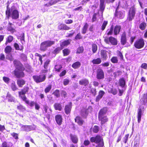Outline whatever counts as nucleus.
Returning <instances> with one entry per match:
<instances>
[{
  "instance_id": "1",
  "label": "nucleus",
  "mask_w": 147,
  "mask_h": 147,
  "mask_svg": "<svg viewBox=\"0 0 147 147\" xmlns=\"http://www.w3.org/2000/svg\"><path fill=\"white\" fill-rule=\"evenodd\" d=\"M13 64L16 69L14 71L15 75L17 78H22L24 76V74L23 71L24 68L20 62L17 60H15L13 61Z\"/></svg>"
},
{
  "instance_id": "2",
  "label": "nucleus",
  "mask_w": 147,
  "mask_h": 147,
  "mask_svg": "<svg viewBox=\"0 0 147 147\" xmlns=\"http://www.w3.org/2000/svg\"><path fill=\"white\" fill-rule=\"evenodd\" d=\"M107 111L106 108H104L100 110L98 114V119L101 121V125L103 124L108 120L106 116H105Z\"/></svg>"
},
{
  "instance_id": "3",
  "label": "nucleus",
  "mask_w": 147,
  "mask_h": 147,
  "mask_svg": "<svg viewBox=\"0 0 147 147\" xmlns=\"http://www.w3.org/2000/svg\"><path fill=\"white\" fill-rule=\"evenodd\" d=\"M6 14L8 18L11 16L12 18L14 19H17L19 18V13L18 11L15 9H13L12 7L11 10L7 9L6 11Z\"/></svg>"
},
{
  "instance_id": "4",
  "label": "nucleus",
  "mask_w": 147,
  "mask_h": 147,
  "mask_svg": "<svg viewBox=\"0 0 147 147\" xmlns=\"http://www.w3.org/2000/svg\"><path fill=\"white\" fill-rule=\"evenodd\" d=\"M92 142H95L98 144L96 147H103L104 146V143L102 138L100 136L97 135L95 137H92L90 139Z\"/></svg>"
},
{
  "instance_id": "5",
  "label": "nucleus",
  "mask_w": 147,
  "mask_h": 147,
  "mask_svg": "<svg viewBox=\"0 0 147 147\" xmlns=\"http://www.w3.org/2000/svg\"><path fill=\"white\" fill-rule=\"evenodd\" d=\"M54 41L47 40L42 42L40 45V50L42 51H45L47 48L51 47L55 43Z\"/></svg>"
},
{
  "instance_id": "6",
  "label": "nucleus",
  "mask_w": 147,
  "mask_h": 147,
  "mask_svg": "<svg viewBox=\"0 0 147 147\" xmlns=\"http://www.w3.org/2000/svg\"><path fill=\"white\" fill-rule=\"evenodd\" d=\"M105 42L107 44H110L111 43L113 45H116L117 44V40L115 38L110 36L109 37H104Z\"/></svg>"
},
{
  "instance_id": "7",
  "label": "nucleus",
  "mask_w": 147,
  "mask_h": 147,
  "mask_svg": "<svg viewBox=\"0 0 147 147\" xmlns=\"http://www.w3.org/2000/svg\"><path fill=\"white\" fill-rule=\"evenodd\" d=\"M45 74H43L39 75H36L33 76L34 81L37 83L44 81L46 79Z\"/></svg>"
},
{
  "instance_id": "8",
  "label": "nucleus",
  "mask_w": 147,
  "mask_h": 147,
  "mask_svg": "<svg viewBox=\"0 0 147 147\" xmlns=\"http://www.w3.org/2000/svg\"><path fill=\"white\" fill-rule=\"evenodd\" d=\"M144 45V39L142 38L138 39L135 42V47L138 49H140L143 47Z\"/></svg>"
},
{
  "instance_id": "9",
  "label": "nucleus",
  "mask_w": 147,
  "mask_h": 147,
  "mask_svg": "<svg viewBox=\"0 0 147 147\" xmlns=\"http://www.w3.org/2000/svg\"><path fill=\"white\" fill-rule=\"evenodd\" d=\"M135 13L136 8L133 6L130 9L129 12L128 19L129 21H131L134 19Z\"/></svg>"
},
{
  "instance_id": "10",
  "label": "nucleus",
  "mask_w": 147,
  "mask_h": 147,
  "mask_svg": "<svg viewBox=\"0 0 147 147\" xmlns=\"http://www.w3.org/2000/svg\"><path fill=\"white\" fill-rule=\"evenodd\" d=\"M108 52L104 50H101L100 52V55L101 59L106 61L108 58L107 53Z\"/></svg>"
},
{
  "instance_id": "11",
  "label": "nucleus",
  "mask_w": 147,
  "mask_h": 147,
  "mask_svg": "<svg viewBox=\"0 0 147 147\" xmlns=\"http://www.w3.org/2000/svg\"><path fill=\"white\" fill-rule=\"evenodd\" d=\"M104 74L103 70L101 69L98 70L97 73V78L98 79H101L104 78Z\"/></svg>"
},
{
  "instance_id": "12",
  "label": "nucleus",
  "mask_w": 147,
  "mask_h": 147,
  "mask_svg": "<svg viewBox=\"0 0 147 147\" xmlns=\"http://www.w3.org/2000/svg\"><path fill=\"white\" fill-rule=\"evenodd\" d=\"M72 103L70 102L68 105H66L64 108L65 113L67 115L69 114L71 112L72 107Z\"/></svg>"
},
{
  "instance_id": "13",
  "label": "nucleus",
  "mask_w": 147,
  "mask_h": 147,
  "mask_svg": "<svg viewBox=\"0 0 147 147\" xmlns=\"http://www.w3.org/2000/svg\"><path fill=\"white\" fill-rule=\"evenodd\" d=\"M126 35L125 32H124L121 35V42L122 45H125L126 43Z\"/></svg>"
},
{
  "instance_id": "14",
  "label": "nucleus",
  "mask_w": 147,
  "mask_h": 147,
  "mask_svg": "<svg viewBox=\"0 0 147 147\" xmlns=\"http://www.w3.org/2000/svg\"><path fill=\"white\" fill-rule=\"evenodd\" d=\"M121 26L120 25H116L113 27V32L114 34L117 35L119 34L121 29Z\"/></svg>"
},
{
  "instance_id": "15",
  "label": "nucleus",
  "mask_w": 147,
  "mask_h": 147,
  "mask_svg": "<svg viewBox=\"0 0 147 147\" xmlns=\"http://www.w3.org/2000/svg\"><path fill=\"white\" fill-rule=\"evenodd\" d=\"M58 29L61 30H68L70 29V28L65 24H61L59 25Z\"/></svg>"
},
{
  "instance_id": "16",
  "label": "nucleus",
  "mask_w": 147,
  "mask_h": 147,
  "mask_svg": "<svg viewBox=\"0 0 147 147\" xmlns=\"http://www.w3.org/2000/svg\"><path fill=\"white\" fill-rule=\"evenodd\" d=\"M105 94V92L102 90H100L98 92V95L96 97V101L98 102L102 98Z\"/></svg>"
},
{
  "instance_id": "17",
  "label": "nucleus",
  "mask_w": 147,
  "mask_h": 147,
  "mask_svg": "<svg viewBox=\"0 0 147 147\" xmlns=\"http://www.w3.org/2000/svg\"><path fill=\"white\" fill-rule=\"evenodd\" d=\"M115 16L118 18L122 19L124 17V14L123 11H118V9H116L115 11Z\"/></svg>"
},
{
  "instance_id": "18",
  "label": "nucleus",
  "mask_w": 147,
  "mask_h": 147,
  "mask_svg": "<svg viewBox=\"0 0 147 147\" xmlns=\"http://www.w3.org/2000/svg\"><path fill=\"white\" fill-rule=\"evenodd\" d=\"M55 119L57 124L61 125L62 123V117L59 115H57L55 117Z\"/></svg>"
},
{
  "instance_id": "19",
  "label": "nucleus",
  "mask_w": 147,
  "mask_h": 147,
  "mask_svg": "<svg viewBox=\"0 0 147 147\" xmlns=\"http://www.w3.org/2000/svg\"><path fill=\"white\" fill-rule=\"evenodd\" d=\"M142 114V110L141 108L140 107L138 110L137 118L138 123H140L141 121V117Z\"/></svg>"
},
{
  "instance_id": "20",
  "label": "nucleus",
  "mask_w": 147,
  "mask_h": 147,
  "mask_svg": "<svg viewBox=\"0 0 147 147\" xmlns=\"http://www.w3.org/2000/svg\"><path fill=\"white\" fill-rule=\"evenodd\" d=\"M14 25L12 23L9 22L7 27V30L11 32L12 33H13L16 30Z\"/></svg>"
},
{
  "instance_id": "21",
  "label": "nucleus",
  "mask_w": 147,
  "mask_h": 147,
  "mask_svg": "<svg viewBox=\"0 0 147 147\" xmlns=\"http://www.w3.org/2000/svg\"><path fill=\"white\" fill-rule=\"evenodd\" d=\"M54 107L55 110L59 111H61L63 108V106L61 103H55L54 105Z\"/></svg>"
},
{
  "instance_id": "22",
  "label": "nucleus",
  "mask_w": 147,
  "mask_h": 147,
  "mask_svg": "<svg viewBox=\"0 0 147 147\" xmlns=\"http://www.w3.org/2000/svg\"><path fill=\"white\" fill-rule=\"evenodd\" d=\"M75 120L76 122L79 125H82L84 122V121L79 116H77L75 119Z\"/></svg>"
},
{
  "instance_id": "23",
  "label": "nucleus",
  "mask_w": 147,
  "mask_h": 147,
  "mask_svg": "<svg viewBox=\"0 0 147 147\" xmlns=\"http://www.w3.org/2000/svg\"><path fill=\"white\" fill-rule=\"evenodd\" d=\"M88 109H84L82 110L81 115L84 118H86L88 114Z\"/></svg>"
},
{
  "instance_id": "24",
  "label": "nucleus",
  "mask_w": 147,
  "mask_h": 147,
  "mask_svg": "<svg viewBox=\"0 0 147 147\" xmlns=\"http://www.w3.org/2000/svg\"><path fill=\"white\" fill-rule=\"evenodd\" d=\"M89 82L88 80L86 79L81 80L79 82V84L81 85H84L86 86L88 84Z\"/></svg>"
},
{
  "instance_id": "25",
  "label": "nucleus",
  "mask_w": 147,
  "mask_h": 147,
  "mask_svg": "<svg viewBox=\"0 0 147 147\" xmlns=\"http://www.w3.org/2000/svg\"><path fill=\"white\" fill-rule=\"evenodd\" d=\"M113 26L112 25L110 28L108 29L107 30L106 32V34H107V35H111L113 34Z\"/></svg>"
},
{
  "instance_id": "26",
  "label": "nucleus",
  "mask_w": 147,
  "mask_h": 147,
  "mask_svg": "<svg viewBox=\"0 0 147 147\" xmlns=\"http://www.w3.org/2000/svg\"><path fill=\"white\" fill-rule=\"evenodd\" d=\"M118 83L119 85L122 88H123L125 84V81L123 78H121L119 80Z\"/></svg>"
},
{
  "instance_id": "27",
  "label": "nucleus",
  "mask_w": 147,
  "mask_h": 147,
  "mask_svg": "<svg viewBox=\"0 0 147 147\" xmlns=\"http://www.w3.org/2000/svg\"><path fill=\"white\" fill-rule=\"evenodd\" d=\"M104 2H100V11L101 14V16L102 17L103 13L105 8L104 5Z\"/></svg>"
},
{
  "instance_id": "28",
  "label": "nucleus",
  "mask_w": 147,
  "mask_h": 147,
  "mask_svg": "<svg viewBox=\"0 0 147 147\" xmlns=\"http://www.w3.org/2000/svg\"><path fill=\"white\" fill-rule=\"evenodd\" d=\"M13 146L12 143L4 142L2 145V147H11Z\"/></svg>"
},
{
  "instance_id": "29",
  "label": "nucleus",
  "mask_w": 147,
  "mask_h": 147,
  "mask_svg": "<svg viewBox=\"0 0 147 147\" xmlns=\"http://www.w3.org/2000/svg\"><path fill=\"white\" fill-rule=\"evenodd\" d=\"M70 42L69 40H65L60 44V46L62 49L64 47L67 46L69 44Z\"/></svg>"
},
{
  "instance_id": "30",
  "label": "nucleus",
  "mask_w": 147,
  "mask_h": 147,
  "mask_svg": "<svg viewBox=\"0 0 147 147\" xmlns=\"http://www.w3.org/2000/svg\"><path fill=\"white\" fill-rule=\"evenodd\" d=\"M7 98L9 102H14V98L12 96L11 94H9V93H7Z\"/></svg>"
},
{
  "instance_id": "31",
  "label": "nucleus",
  "mask_w": 147,
  "mask_h": 147,
  "mask_svg": "<svg viewBox=\"0 0 147 147\" xmlns=\"http://www.w3.org/2000/svg\"><path fill=\"white\" fill-rule=\"evenodd\" d=\"M101 60L100 58H98L96 59H93L92 62L94 64H100L101 62Z\"/></svg>"
},
{
  "instance_id": "32",
  "label": "nucleus",
  "mask_w": 147,
  "mask_h": 147,
  "mask_svg": "<svg viewBox=\"0 0 147 147\" xmlns=\"http://www.w3.org/2000/svg\"><path fill=\"white\" fill-rule=\"evenodd\" d=\"M28 87H25L23 90H22L21 91L19 92V95L25 94L28 92Z\"/></svg>"
},
{
  "instance_id": "33",
  "label": "nucleus",
  "mask_w": 147,
  "mask_h": 147,
  "mask_svg": "<svg viewBox=\"0 0 147 147\" xmlns=\"http://www.w3.org/2000/svg\"><path fill=\"white\" fill-rule=\"evenodd\" d=\"M70 137L72 142L74 143H76L78 142V139L75 135H70Z\"/></svg>"
},
{
  "instance_id": "34",
  "label": "nucleus",
  "mask_w": 147,
  "mask_h": 147,
  "mask_svg": "<svg viewBox=\"0 0 147 147\" xmlns=\"http://www.w3.org/2000/svg\"><path fill=\"white\" fill-rule=\"evenodd\" d=\"M80 65V63L79 61H77L74 63L72 65V66L74 68L76 69L79 68Z\"/></svg>"
},
{
  "instance_id": "35",
  "label": "nucleus",
  "mask_w": 147,
  "mask_h": 147,
  "mask_svg": "<svg viewBox=\"0 0 147 147\" xmlns=\"http://www.w3.org/2000/svg\"><path fill=\"white\" fill-rule=\"evenodd\" d=\"M25 84V81L22 79H19L17 80V84L19 87H22Z\"/></svg>"
},
{
  "instance_id": "36",
  "label": "nucleus",
  "mask_w": 147,
  "mask_h": 147,
  "mask_svg": "<svg viewBox=\"0 0 147 147\" xmlns=\"http://www.w3.org/2000/svg\"><path fill=\"white\" fill-rule=\"evenodd\" d=\"M21 125V128L23 130L28 131H30V129H29V125H22L21 124H20Z\"/></svg>"
},
{
  "instance_id": "37",
  "label": "nucleus",
  "mask_w": 147,
  "mask_h": 147,
  "mask_svg": "<svg viewBox=\"0 0 147 147\" xmlns=\"http://www.w3.org/2000/svg\"><path fill=\"white\" fill-rule=\"evenodd\" d=\"M19 96L21 97V98L22 99V100L25 101V102L27 104H29V101L27 100V98L25 96V94L23 95H19Z\"/></svg>"
},
{
  "instance_id": "38",
  "label": "nucleus",
  "mask_w": 147,
  "mask_h": 147,
  "mask_svg": "<svg viewBox=\"0 0 147 147\" xmlns=\"http://www.w3.org/2000/svg\"><path fill=\"white\" fill-rule=\"evenodd\" d=\"M146 26V23L142 22L140 24L139 27L141 30H143L145 29Z\"/></svg>"
},
{
  "instance_id": "39",
  "label": "nucleus",
  "mask_w": 147,
  "mask_h": 147,
  "mask_svg": "<svg viewBox=\"0 0 147 147\" xmlns=\"http://www.w3.org/2000/svg\"><path fill=\"white\" fill-rule=\"evenodd\" d=\"M11 86L12 90L13 91H15L17 90L18 89V88L17 87L14 82H13L11 83Z\"/></svg>"
},
{
  "instance_id": "40",
  "label": "nucleus",
  "mask_w": 147,
  "mask_h": 147,
  "mask_svg": "<svg viewBox=\"0 0 147 147\" xmlns=\"http://www.w3.org/2000/svg\"><path fill=\"white\" fill-rule=\"evenodd\" d=\"M5 51L6 54L10 53L11 51V48L10 46H7L5 48Z\"/></svg>"
},
{
  "instance_id": "41",
  "label": "nucleus",
  "mask_w": 147,
  "mask_h": 147,
  "mask_svg": "<svg viewBox=\"0 0 147 147\" xmlns=\"http://www.w3.org/2000/svg\"><path fill=\"white\" fill-rule=\"evenodd\" d=\"M88 26V24L87 23H86L85 24L82 29V34H84L86 33Z\"/></svg>"
},
{
  "instance_id": "42",
  "label": "nucleus",
  "mask_w": 147,
  "mask_h": 147,
  "mask_svg": "<svg viewBox=\"0 0 147 147\" xmlns=\"http://www.w3.org/2000/svg\"><path fill=\"white\" fill-rule=\"evenodd\" d=\"M107 24H108L107 21H104L102 26H101V30L102 31L104 30L105 29V27H106V26H107Z\"/></svg>"
},
{
  "instance_id": "43",
  "label": "nucleus",
  "mask_w": 147,
  "mask_h": 147,
  "mask_svg": "<svg viewBox=\"0 0 147 147\" xmlns=\"http://www.w3.org/2000/svg\"><path fill=\"white\" fill-rule=\"evenodd\" d=\"M13 37L11 36H9L7 38V40L5 42V45H7L8 42H11L13 40Z\"/></svg>"
},
{
  "instance_id": "44",
  "label": "nucleus",
  "mask_w": 147,
  "mask_h": 147,
  "mask_svg": "<svg viewBox=\"0 0 147 147\" xmlns=\"http://www.w3.org/2000/svg\"><path fill=\"white\" fill-rule=\"evenodd\" d=\"M90 92L94 96H95L96 94V91L95 88H91L90 90Z\"/></svg>"
},
{
  "instance_id": "45",
  "label": "nucleus",
  "mask_w": 147,
  "mask_h": 147,
  "mask_svg": "<svg viewBox=\"0 0 147 147\" xmlns=\"http://www.w3.org/2000/svg\"><path fill=\"white\" fill-rule=\"evenodd\" d=\"M99 128L98 126H96V125H95L93 127V128H92L93 131L94 133H97L99 131Z\"/></svg>"
},
{
  "instance_id": "46",
  "label": "nucleus",
  "mask_w": 147,
  "mask_h": 147,
  "mask_svg": "<svg viewBox=\"0 0 147 147\" xmlns=\"http://www.w3.org/2000/svg\"><path fill=\"white\" fill-rule=\"evenodd\" d=\"M63 51L64 56L68 55L70 52V51L67 49H64L63 50Z\"/></svg>"
},
{
  "instance_id": "47",
  "label": "nucleus",
  "mask_w": 147,
  "mask_h": 147,
  "mask_svg": "<svg viewBox=\"0 0 147 147\" xmlns=\"http://www.w3.org/2000/svg\"><path fill=\"white\" fill-rule=\"evenodd\" d=\"M84 51V48L82 47H80L78 48L76 52L77 53H82Z\"/></svg>"
},
{
  "instance_id": "48",
  "label": "nucleus",
  "mask_w": 147,
  "mask_h": 147,
  "mask_svg": "<svg viewBox=\"0 0 147 147\" xmlns=\"http://www.w3.org/2000/svg\"><path fill=\"white\" fill-rule=\"evenodd\" d=\"M97 49V46L96 44H93L92 45V51L93 53H95Z\"/></svg>"
},
{
  "instance_id": "49",
  "label": "nucleus",
  "mask_w": 147,
  "mask_h": 147,
  "mask_svg": "<svg viewBox=\"0 0 147 147\" xmlns=\"http://www.w3.org/2000/svg\"><path fill=\"white\" fill-rule=\"evenodd\" d=\"M121 74L122 72L120 70H118L117 71L114 72L113 73L114 76L115 78L117 76L121 75Z\"/></svg>"
},
{
  "instance_id": "50",
  "label": "nucleus",
  "mask_w": 147,
  "mask_h": 147,
  "mask_svg": "<svg viewBox=\"0 0 147 147\" xmlns=\"http://www.w3.org/2000/svg\"><path fill=\"white\" fill-rule=\"evenodd\" d=\"M6 58L7 59L11 61L13 60V59L11 53H7Z\"/></svg>"
},
{
  "instance_id": "51",
  "label": "nucleus",
  "mask_w": 147,
  "mask_h": 147,
  "mask_svg": "<svg viewBox=\"0 0 147 147\" xmlns=\"http://www.w3.org/2000/svg\"><path fill=\"white\" fill-rule=\"evenodd\" d=\"M111 61L113 63H118V60L116 57H113L111 59Z\"/></svg>"
},
{
  "instance_id": "52",
  "label": "nucleus",
  "mask_w": 147,
  "mask_h": 147,
  "mask_svg": "<svg viewBox=\"0 0 147 147\" xmlns=\"http://www.w3.org/2000/svg\"><path fill=\"white\" fill-rule=\"evenodd\" d=\"M52 88L51 85H49L46 88L45 90V93H47L49 92Z\"/></svg>"
},
{
  "instance_id": "53",
  "label": "nucleus",
  "mask_w": 147,
  "mask_h": 147,
  "mask_svg": "<svg viewBox=\"0 0 147 147\" xmlns=\"http://www.w3.org/2000/svg\"><path fill=\"white\" fill-rule=\"evenodd\" d=\"M50 62V61L49 60H47L45 62L44 65V68L45 69H47Z\"/></svg>"
},
{
  "instance_id": "54",
  "label": "nucleus",
  "mask_w": 147,
  "mask_h": 147,
  "mask_svg": "<svg viewBox=\"0 0 147 147\" xmlns=\"http://www.w3.org/2000/svg\"><path fill=\"white\" fill-rule=\"evenodd\" d=\"M53 94L57 97H58L60 96L59 91L58 90H56L53 93Z\"/></svg>"
},
{
  "instance_id": "55",
  "label": "nucleus",
  "mask_w": 147,
  "mask_h": 147,
  "mask_svg": "<svg viewBox=\"0 0 147 147\" xmlns=\"http://www.w3.org/2000/svg\"><path fill=\"white\" fill-rule=\"evenodd\" d=\"M62 67L61 65H56L55 66V69L57 71L59 72L61 68Z\"/></svg>"
},
{
  "instance_id": "56",
  "label": "nucleus",
  "mask_w": 147,
  "mask_h": 147,
  "mask_svg": "<svg viewBox=\"0 0 147 147\" xmlns=\"http://www.w3.org/2000/svg\"><path fill=\"white\" fill-rule=\"evenodd\" d=\"M3 81L6 83L8 84L9 82L10 79L8 77L4 76L3 78Z\"/></svg>"
},
{
  "instance_id": "57",
  "label": "nucleus",
  "mask_w": 147,
  "mask_h": 147,
  "mask_svg": "<svg viewBox=\"0 0 147 147\" xmlns=\"http://www.w3.org/2000/svg\"><path fill=\"white\" fill-rule=\"evenodd\" d=\"M14 46L15 48V49L17 50H21L22 49L23 47L20 49L19 46L18 44L17 43H15L14 45Z\"/></svg>"
},
{
  "instance_id": "58",
  "label": "nucleus",
  "mask_w": 147,
  "mask_h": 147,
  "mask_svg": "<svg viewBox=\"0 0 147 147\" xmlns=\"http://www.w3.org/2000/svg\"><path fill=\"white\" fill-rule=\"evenodd\" d=\"M17 108L18 109L23 111L25 110V108L21 105L18 106Z\"/></svg>"
},
{
  "instance_id": "59",
  "label": "nucleus",
  "mask_w": 147,
  "mask_h": 147,
  "mask_svg": "<svg viewBox=\"0 0 147 147\" xmlns=\"http://www.w3.org/2000/svg\"><path fill=\"white\" fill-rule=\"evenodd\" d=\"M129 136L128 134H126L125 137L123 138L124 142L125 143H126L128 140Z\"/></svg>"
},
{
  "instance_id": "60",
  "label": "nucleus",
  "mask_w": 147,
  "mask_h": 147,
  "mask_svg": "<svg viewBox=\"0 0 147 147\" xmlns=\"http://www.w3.org/2000/svg\"><path fill=\"white\" fill-rule=\"evenodd\" d=\"M11 135L16 139H18V134L15 133H13L11 134Z\"/></svg>"
},
{
  "instance_id": "61",
  "label": "nucleus",
  "mask_w": 147,
  "mask_h": 147,
  "mask_svg": "<svg viewBox=\"0 0 147 147\" xmlns=\"http://www.w3.org/2000/svg\"><path fill=\"white\" fill-rule=\"evenodd\" d=\"M96 13H94L93 16L92 18V22H94L96 20Z\"/></svg>"
},
{
  "instance_id": "62",
  "label": "nucleus",
  "mask_w": 147,
  "mask_h": 147,
  "mask_svg": "<svg viewBox=\"0 0 147 147\" xmlns=\"http://www.w3.org/2000/svg\"><path fill=\"white\" fill-rule=\"evenodd\" d=\"M141 67L142 68L146 69H147V64L145 63H143L142 64Z\"/></svg>"
},
{
  "instance_id": "63",
  "label": "nucleus",
  "mask_w": 147,
  "mask_h": 147,
  "mask_svg": "<svg viewBox=\"0 0 147 147\" xmlns=\"http://www.w3.org/2000/svg\"><path fill=\"white\" fill-rule=\"evenodd\" d=\"M82 38V37L80 33L78 34L75 38V39L76 40L81 39Z\"/></svg>"
},
{
  "instance_id": "64",
  "label": "nucleus",
  "mask_w": 147,
  "mask_h": 147,
  "mask_svg": "<svg viewBox=\"0 0 147 147\" xmlns=\"http://www.w3.org/2000/svg\"><path fill=\"white\" fill-rule=\"evenodd\" d=\"M62 49L59 47H58L56 48L55 49L54 51V52L55 53H59V52Z\"/></svg>"
}]
</instances>
